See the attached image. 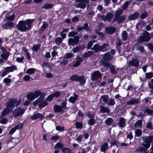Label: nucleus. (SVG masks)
I'll list each match as a JSON object with an SVG mask.
<instances>
[{
  "mask_svg": "<svg viewBox=\"0 0 153 153\" xmlns=\"http://www.w3.org/2000/svg\"><path fill=\"white\" fill-rule=\"evenodd\" d=\"M34 21L33 19H27L26 20L20 21L17 25L16 27L18 30L21 32H26L27 30L31 29Z\"/></svg>",
  "mask_w": 153,
  "mask_h": 153,
  "instance_id": "nucleus-1",
  "label": "nucleus"
},
{
  "mask_svg": "<svg viewBox=\"0 0 153 153\" xmlns=\"http://www.w3.org/2000/svg\"><path fill=\"white\" fill-rule=\"evenodd\" d=\"M16 100L15 99L10 100L7 103L6 108L3 110L1 115L3 117L11 112L15 107Z\"/></svg>",
  "mask_w": 153,
  "mask_h": 153,
  "instance_id": "nucleus-2",
  "label": "nucleus"
},
{
  "mask_svg": "<svg viewBox=\"0 0 153 153\" xmlns=\"http://www.w3.org/2000/svg\"><path fill=\"white\" fill-rule=\"evenodd\" d=\"M143 140L144 143H142V145L143 147H140L137 149L136 151L137 152H145L150 147V142H149V140H152V139L150 137H145L143 138Z\"/></svg>",
  "mask_w": 153,
  "mask_h": 153,
  "instance_id": "nucleus-3",
  "label": "nucleus"
},
{
  "mask_svg": "<svg viewBox=\"0 0 153 153\" xmlns=\"http://www.w3.org/2000/svg\"><path fill=\"white\" fill-rule=\"evenodd\" d=\"M113 58V57L109 52H108L103 54L102 58L100 60V62L104 67H108L110 65L109 62Z\"/></svg>",
  "mask_w": 153,
  "mask_h": 153,
  "instance_id": "nucleus-4",
  "label": "nucleus"
},
{
  "mask_svg": "<svg viewBox=\"0 0 153 153\" xmlns=\"http://www.w3.org/2000/svg\"><path fill=\"white\" fill-rule=\"evenodd\" d=\"M152 37V36L147 31H144L142 35L140 36L138 40V43L147 42L149 41Z\"/></svg>",
  "mask_w": 153,
  "mask_h": 153,
  "instance_id": "nucleus-5",
  "label": "nucleus"
},
{
  "mask_svg": "<svg viewBox=\"0 0 153 153\" xmlns=\"http://www.w3.org/2000/svg\"><path fill=\"white\" fill-rule=\"evenodd\" d=\"M84 75L79 76L77 74H74L70 77V79L72 81H79L80 84L82 85L85 84L86 81Z\"/></svg>",
  "mask_w": 153,
  "mask_h": 153,
  "instance_id": "nucleus-6",
  "label": "nucleus"
},
{
  "mask_svg": "<svg viewBox=\"0 0 153 153\" xmlns=\"http://www.w3.org/2000/svg\"><path fill=\"white\" fill-rule=\"evenodd\" d=\"M75 1L76 2H79L77 4L75 5L77 8H80L82 9H84L86 7L87 4H88L87 8H88L89 7L88 3L89 2V0H75Z\"/></svg>",
  "mask_w": 153,
  "mask_h": 153,
  "instance_id": "nucleus-7",
  "label": "nucleus"
},
{
  "mask_svg": "<svg viewBox=\"0 0 153 153\" xmlns=\"http://www.w3.org/2000/svg\"><path fill=\"white\" fill-rule=\"evenodd\" d=\"M17 68L16 67L15 65H13L10 66L6 67L5 68L4 70L1 75V77H3L10 72H12Z\"/></svg>",
  "mask_w": 153,
  "mask_h": 153,
  "instance_id": "nucleus-8",
  "label": "nucleus"
},
{
  "mask_svg": "<svg viewBox=\"0 0 153 153\" xmlns=\"http://www.w3.org/2000/svg\"><path fill=\"white\" fill-rule=\"evenodd\" d=\"M102 76L101 73L99 71H94L91 74V79L92 81H97Z\"/></svg>",
  "mask_w": 153,
  "mask_h": 153,
  "instance_id": "nucleus-9",
  "label": "nucleus"
},
{
  "mask_svg": "<svg viewBox=\"0 0 153 153\" xmlns=\"http://www.w3.org/2000/svg\"><path fill=\"white\" fill-rule=\"evenodd\" d=\"M79 36H75L74 38H69L68 39V43L70 45L74 46L77 45L79 42Z\"/></svg>",
  "mask_w": 153,
  "mask_h": 153,
  "instance_id": "nucleus-10",
  "label": "nucleus"
},
{
  "mask_svg": "<svg viewBox=\"0 0 153 153\" xmlns=\"http://www.w3.org/2000/svg\"><path fill=\"white\" fill-rule=\"evenodd\" d=\"M25 110L22 109L20 107L15 109L13 112V115L14 117H17L22 115L25 113Z\"/></svg>",
  "mask_w": 153,
  "mask_h": 153,
  "instance_id": "nucleus-11",
  "label": "nucleus"
},
{
  "mask_svg": "<svg viewBox=\"0 0 153 153\" xmlns=\"http://www.w3.org/2000/svg\"><path fill=\"white\" fill-rule=\"evenodd\" d=\"M105 33L110 35L114 34L116 31L117 28L113 27H105Z\"/></svg>",
  "mask_w": 153,
  "mask_h": 153,
  "instance_id": "nucleus-12",
  "label": "nucleus"
},
{
  "mask_svg": "<svg viewBox=\"0 0 153 153\" xmlns=\"http://www.w3.org/2000/svg\"><path fill=\"white\" fill-rule=\"evenodd\" d=\"M44 117V115L40 113L34 114L31 117V119L32 120H36L39 119L40 120H42Z\"/></svg>",
  "mask_w": 153,
  "mask_h": 153,
  "instance_id": "nucleus-13",
  "label": "nucleus"
},
{
  "mask_svg": "<svg viewBox=\"0 0 153 153\" xmlns=\"http://www.w3.org/2000/svg\"><path fill=\"white\" fill-rule=\"evenodd\" d=\"M44 96L45 95H43L42 97H41V99L40 100V102L38 105L39 108L41 109L45 107L48 105V103L45 100H43Z\"/></svg>",
  "mask_w": 153,
  "mask_h": 153,
  "instance_id": "nucleus-14",
  "label": "nucleus"
},
{
  "mask_svg": "<svg viewBox=\"0 0 153 153\" xmlns=\"http://www.w3.org/2000/svg\"><path fill=\"white\" fill-rule=\"evenodd\" d=\"M139 100L138 98H131L129 101L126 103V105H133L139 103Z\"/></svg>",
  "mask_w": 153,
  "mask_h": 153,
  "instance_id": "nucleus-15",
  "label": "nucleus"
},
{
  "mask_svg": "<svg viewBox=\"0 0 153 153\" xmlns=\"http://www.w3.org/2000/svg\"><path fill=\"white\" fill-rule=\"evenodd\" d=\"M139 61L137 59H133L129 62V65L132 66L137 67L139 65Z\"/></svg>",
  "mask_w": 153,
  "mask_h": 153,
  "instance_id": "nucleus-16",
  "label": "nucleus"
},
{
  "mask_svg": "<svg viewBox=\"0 0 153 153\" xmlns=\"http://www.w3.org/2000/svg\"><path fill=\"white\" fill-rule=\"evenodd\" d=\"M139 16V15L137 12H135L132 14L130 15L128 17L129 20H134L137 19Z\"/></svg>",
  "mask_w": 153,
  "mask_h": 153,
  "instance_id": "nucleus-17",
  "label": "nucleus"
},
{
  "mask_svg": "<svg viewBox=\"0 0 153 153\" xmlns=\"http://www.w3.org/2000/svg\"><path fill=\"white\" fill-rule=\"evenodd\" d=\"M10 54L9 52H3L0 55V57L4 60L6 61L8 59L9 56Z\"/></svg>",
  "mask_w": 153,
  "mask_h": 153,
  "instance_id": "nucleus-18",
  "label": "nucleus"
},
{
  "mask_svg": "<svg viewBox=\"0 0 153 153\" xmlns=\"http://www.w3.org/2000/svg\"><path fill=\"white\" fill-rule=\"evenodd\" d=\"M126 120L123 117H121L119 120L118 125L121 128H124L126 126Z\"/></svg>",
  "mask_w": 153,
  "mask_h": 153,
  "instance_id": "nucleus-19",
  "label": "nucleus"
},
{
  "mask_svg": "<svg viewBox=\"0 0 153 153\" xmlns=\"http://www.w3.org/2000/svg\"><path fill=\"white\" fill-rule=\"evenodd\" d=\"M89 29V27L88 26V24L86 22L84 25L83 27H77V30L78 32H80L82 30H83L88 31Z\"/></svg>",
  "mask_w": 153,
  "mask_h": 153,
  "instance_id": "nucleus-20",
  "label": "nucleus"
},
{
  "mask_svg": "<svg viewBox=\"0 0 153 153\" xmlns=\"http://www.w3.org/2000/svg\"><path fill=\"white\" fill-rule=\"evenodd\" d=\"M78 98V96L76 94H74V96L71 97L68 99V101L70 102L73 104L75 103Z\"/></svg>",
  "mask_w": 153,
  "mask_h": 153,
  "instance_id": "nucleus-21",
  "label": "nucleus"
},
{
  "mask_svg": "<svg viewBox=\"0 0 153 153\" xmlns=\"http://www.w3.org/2000/svg\"><path fill=\"white\" fill-rule=\"evenodd\" d=\"M100 111L102 113H109L110 112V110L108 108L103 106H100Z\"/></svg>",
  "mask_w": 153,
  "mask_h": 153,
  "instance_id": "nucleus-22",
  "label": "nucleus"
},
{
  "mask_svg": "<svg viewBox=\"0 0 153 153\" xmlns=\"http://www.w3.org/2000/svg\"><path fill=\"white\" fill-rule=\"evenodd\" d=\"M53 110L54 112L56 113H59L63 111L62 107L61 106L56 105H54Z\"/></svg>",
  "mask_w": 153,
  "mask_h": 153,
  "instance_id": "nucleus-23",
  "label": "nucleus"
},
{
  "mask_svg": "<svg viewBox=\"0 0 153 153\" xmlns=\"http://www.w3.org/2000/svg\"><path fill=\"white\" fill-rule=\"evenodd\" d=\"M91 49L94 51V53H97L99 51H100V46L98 44H94Z\"/></svg>",
  "mask_w": 153,
  "mask_h": 153,
  "instance_id": "nucleus-24",
  "label": "nucleus"
},
{
  "mask_svg": "<svg viewBox=\"0 0 153 153\" xmlns=\"http://www.w3.org/2000/svg\"><path fill=\"white\" fill-rule=\"evenodd\" d=\"M94 54V52L92 51H88L87 52H85L82 55L83 58H86L87 57H90Z\"/></svg>",
  "mask_w": 153,
  "mask_h": 153,
  "instance_id": "nucleus-25",
  "label": "nucleus"
},
{
  "mask_svg": "<svg viewBox=\"0 0 153 153\" xmlns=\"http://www.w3.org/2000/svg\"><path fill=\"white\" fill-rule=\"evenodd\" d=\"M111 140L109 142V144H110L109 147L117 145L119 142L118 140H117L113 137L111 138Z\"/></svg>",
  "mask_w": 153,
  "mask_h": 153,
  "instance_id": "nucleus-26",
  "label": "nucleus"
},
{
  "mask_svg": "<svg viewBox=\"0 0 153 153\" xmlns=\"http://www.w3.org/2000/svg\"><path fill=\"white\" fill-rule=\"evenodd\" d=\"M108 148V144L107 143H105L102 144L100 150L101 152L106 153V150Z\"/></svg>",
  "mask_w": 153,
  "mask_h": 153,
  "instance_id": "nucleus-27",
  "label": "nucleus"
},
{
  "mask_svg": "<svg viewBox=\"0 0 153 153\" xmlns=\"http://www.w3.org/2000/svg\"><path fill=\"white\" fill-rule=\"evenodd\" d=\"M109 66L108 67H105L106 68H110V70L111 71V74H115L117 73V71L115 70V68L114 65H111V64H109Z\"/></svg>",
  "mask_w": 153,
  "mask_h": 153,
  "instance_id": "nucleus-28",
  "label": "nucleus"
},
{
  "mask_svg": "<svg viewBox=\"0 0 153 153\" xmlns=\"http://www.w3.org/2000/svg\"><path fill=\"white\" fill-rule=\"evenodd\" d=\"M33 93V95L35 99L36 98L38 97L40 95H41L40 97H42L43 95H45L43 93L41 92L39 90H35Z\"/></svg>",
  "mask_w": 153,
  "mask_h": 153,
  "instance_id": "nucleus-29",
  "label": "nucleus"
},
{
  "mask_svg": "<svg viewBox=\"0 0 153 153\" xmlns=\"http://www.w3.org/2000/svg\"><path fill=\"white\" fill-rule=\"evenodd\" d=\"M108 44L106 43H104L101 46H100V52H105L107 50L106 48L108 47Z\"/></svg>",
  "mask_w": 153,
  "mask_h": 153,
  "instance_id": "nucleus-30",
  "label": "nucleus"
},
{
  "mask_svg": "<svg viewBox=\"0 0 153 153\" xmlns=\"http://www.w3.org/2000/svg\"><path fill=\"white\" fill-rule=\"evenodd\" d=\"M117 18V23L120 24L126 20V17L125 15H123Z\"/></svg>",
  "mask_w": 153,
  "mask_h": 153,
  "instance_id": "nucleus-31",
  "label": "nucleus"
},
{
  "mask_svg": "<svg viewBox=\"0 0 153 153\" xmlns=\"http://www.w3.org/2000/svg\"><path fill=\"white\" fill-rule=\"evenodd\" d=\"M54 6V4H46L42 7V8L45 9H51L53 8Z\"/></svg>",
  "mask_w": 153,
  "mask_h": 153,
  "instance_id": "nucleus-32",
  "label": "nucleus"
},
{
  "mask_svg": "<svg viewBox=\"0 0 153 153\" xmlns=\"http://www.w3.org/2000/svg\"><path fill=\"white\" fill-rule=\"evenodd\" d=\"M83 49V48L81 46H77L75 48H74L73 49L72 51L74 53H75L77 52L80 51L81 50Z\"/></svg>",
  "mask_w": 153,
  "mask_h": 153,
  "instance_id": "nucleus-33",
  "label": "nucleus"
},
{
  "mask_svg": "<svg viewBox=\"0 0 153 153\" xmlns=\"http://www.w3.org/2000/svg\"><path fill=\"white\" fill-rule=\"evenodd\" d=\"M26 96L27 98L30 101H32L35 99L33 95V92L30 93Z\"/></svg>",
  "mask_w": 153,
  "mask_h": 153,
  "instance_id": "nucleus-34",
  "label": "nucleus"
},
{
  "mask_svg": "<svg viewBox=\"0 0 153 153\" xmlns=\"http://www.w3.org/2000/svg\"><path fill=\"white\" fill-rule=\"evenodd\" d=\"M128 38V33L125 30L122 32V39L124 41H126Z\"/></svg>",
  "mask_w": 153,
  "mask_h": 153,
  "instance_id": "nucleus-35",
  "label": "nucleus"
},
{
  "mask_svg": "<svg viewBox=\"0 0 153 153\" xmlns=\"http://www.w3.org/2000/svg\"><path fill=\"white\" fill-rule=\"evenodd\" d=\"M82 59L81 57H79L78 58L77 60L73 64L74 67H76L79 66L80 65V63L82 62Z\"/></svg>",
  "mask_w": 153,
  "mask_h": 153,
  "instance_id": "nucleus-36",
  "label": "nucleus"
},
{
  "mask_svg": "<svg viewBox=\"0 0 153 153\" xmlns=\"http://www.w3.org/2000/svg\"><path fill=\"white\" fill-rule=\"evenodd\" d=\"M63 148V145L60 142L57 143L54 146V149H62Z\"/></svg>",
  "mask_w": 153,
  "mask_h": 153,
  "instance_id": "nucleus-37",
  "label": "nucleus"
},
{
  "mask_svg": "<svg viewBox=\"0 0 153 153\" xmlns=\"http://www.w3.org/2000/svg\"><path fill=\"white\" fill-rule=\"evenodd\" d=\"M123 11L121 9H120L118 10H117L116 11L115 14V17H120V16H121V15L123 14Z\"/></svg>",
  "mask_w": 153,
  "mask_h": 153,
  "instance_id": "nucleus-38",
  "label": "nucleus"
},
{
  "mask_svg": "<svg viewBox=\"0 0 153 153\" xmlns=\"http://www.w3.org/2000/svg\"><path fill=\"white\" fill-rule=\"evenodd\" d=\"M109 96L108 95H104L101 96L100 98H102L103 102L106 103L108 101Z\"/></svg>",
  "mask_w": 153,
  "mask_h": 153,
  "instance_id": "nucleus-39",
  "label": "nucleus"
},
{
  "mask_svg": "<svg viewBox=\"0 0 153 153\" xmlns=\"http://www.w3.org/2000/svg\"><path fill=\"white\" fill-rule=\"evenodd\" d=\"M83 125L80 122H76L75 123V128L77 129H82V128Z\"/></svg>",
  "mask_w": 153,
  "mask_h": 153,
  "instance_id": "nucleus-40",
  "label": "nucleus"
},
{
  "mask_svg": "<svg viewBox=\"0 0 153 153\" xmlns=\"http://www.w3.org/2000/svg\"><path fill=\"white\" fill-rule=\"evenodd\" d=\"M113 122V120L112 118H108L105 121V123L106 125H110Z\"/></svg>",
  "mask_w": 153,
  "mask_h": 153,
  "instance_id": "nucleus-41",
  "label": "nucleus"
},
{
  "mask_svg": "<svg viewBox=\"0 0 153 153\" xmlns=\"http://www.w3.org/2000/svg\"><path fill=\"white\" fill-rule=\"evenodd\" d=\"M62 39L60 37H57L55 40V43L57 45L61 44L62 43Z\"/></svg>",
  "mask_w": 153,
  "mask_h": 153,
  "instance_id": "nucleus-42",
  "label": "nucleus"
},
{
  "mask_svg": "<svg viewBox=\"0 0 153 153\" xmlns=\"http://www.w3.org/2000/svg\"><path fill=\"white\" fill-rule=\"evenodd\" d=\"M142 125V120H138L134 124V126L135 127H140Z\"/></svg>",
  "mask_w": 153,
  "mask_h": 153,
  "instance_id": "nucleus-43",
  "label": "nucleus"
},
{
  "mask_svg": "<svg viewBox=\"0 0 153 153\" xmlns=\"http://www.w3.org/2000/svg\"><path fill=\"white\" fill-rule=\"evenodd\" d=\"M36 69L33 68H30L27 69L26 71L27 74H32L35 73Z\"/></svg>",
  "mask_w": 153,
  "mask_h": 153,
  "instance_id": "nucleus-44",
  "label": "nucleus"
},
{
  "mask_svg": "<svg viewBox=\"0 0 153 153\" xmlns=\"http://www.w3.org/2000/svg\"><path fill=\"white\" fill-rule=\"evenodd\" d=\"M145 75V77L147 79H150L153 77V72H152L146 73Z\"/></svg>",
  "mask_w": 153,
  "mask_h": 153,
  "instance_id": "nucleus-45",
  "label": "nucleus"
},
{
  "mask_svg": "<svg viewBox=\"0 0 153 153\" xmlns=\"http://www.w3.org/2000/svg\"><path fill=\"white\" fill-rule=\"evenodd\" d=\"M41 45L39 44L34 45L32 48V50L35 52L37 51L40 48Z\"/></svg>",
  "mask_w": 153,
  "mask_h": 153,
  "instance_id": "nucleus-46",
  "label": "nucleus"
},
{
  "mask_svg": "<svg viewBox=\"0 0 153 153\" xmlns=\"http://www.w3.org/2000/svg\"><path fill=\"white\" fill-rule=\"evenodd\" d=\"M113 16L114 15L112 13H108L106 15L107 19L108 21L110 22L113 17Z\"/></svg>",
  "mask_w": 153,
  "mask_h": 153,
  "instance_id": "nucleus-47",
  "label": "nucleus"
},
{
  "mask_svg": "<svg viewBox=\"0 0 153 153\" xmlns=\"http://www.w3.org/2000/svg\"><path fill=\"white\" fill-rule=\"evenodd\" d=\"M62 151L63 153H71V150L68 148L63 147L62 149Z\"/></svg>",
  "mask_w": 153,
  "mask_h": 153,
  "instance_id": "nucleus-48",
  "label": "nucleus"
},
{
  "mask_svg": "<svg viewBox=\"0 0 153 153\" xmlns=\"http://www.w3.org/2000/svg\"><path fill=\"white\" fill-rule=\"evenodd\" d=\"M96 120L94 118L88 120V124L90 126L93 125L96 123Z\"/></svg>",
  "mask_w": 153,
  "mask_h": 153,
  "instance_id": "nucleus-49",
  "label": "nucleus"
},
{
  "mask_svg": "<svg viewBox=\"0 0 153 153\" xmlns=\"http://www.w3.org/2000/svg\"><path fill=\"white\" fill-rule=\"evenodd\" d=\"M54 97L53 94H51L47 97L46 98V100L48 102L51 101L53 100Z\"/></svg>",
  "mask_w": 153,
  "mask_h": 153,
  "instance_id": "nucleus-50",
  "label": "nucleus"
},
{
  "mask_svg": "<svg viewBox=\"0 0 153 153\" xmlns=\"http://www.w3.org/2000/svg\"><path fill=\"white\" fill-rule=\"evenodd\" d=\"M148 15V14L147 12L145 11L140 14V17L142 19H144L147 17Z\"/></svg>",
  "mask_w": 153,
  "mask_h": 153,
  "instance_id": "nucleus-51",
  "label": "nucleus"
},
{
  "mask_svg": "<svg viewBox=\"0 0 153 153\" xmlns=\"http://www.w3.org/2000/svg\"><path fill=\"white\" fill-rule=\"evenodd\" d=\"M135 133L137 137H140L142 134V131L141 129H138L136 130Z\"/></svg>",
  "mask_w": 153,
  "mask_h": 153,
  "instance_id": "nucleus-52",
  "label": "nucleus"
},
{
  "mask_svg": "<svg viewBox=\"0 0 153 153\" xmlns=\"http://www.w3.org/2000/svg\"><path fill=\"white\" fill-rule=\"evenodd\" d=\"M23 126V123H20L15 126L14 128H15L16 130L17 129H20L22 128Z\"/></svg>",
  "mask_w": 153,
  "mask_h": 153,
  "instance_id": "nucleus-53",
  "label": "nucleus"
},
{
  "mask_svg": "<svg viewBox=\"0 0 153 153\" xmlns=\"http://www.w3.org/2000/svg\"><path fill=\"white\" fill-rule=\"evenodd\" d=\"M95 40L90 41L87 44V49H90L93 45V43L95 42Z\"/></svg>",
  "mask_w": 153,
  "mask_h": 153,
  "instance_id": "nucleus-54",
  "label": "nucleus"
},
{
  "mask_svg": "<svg viewBox=\"0 0 153 153\" xmlns=\"http://www.w3.org/2000/svg\"><path fill=\"white\" fill-rule=\"evenodd\" d=\"M4 26L5 27H13L14 26V24L12 22H9L5 24Z\"/></svg>",
  "mask_w": 153,
  "mask_h": 153,
  "instance_id": "nucleus-55",
  "label": "nucleus"
},
{
  "mask_svg": "<svg viewBox=\"0 0 153 153\" xmlns=\"http://www.w3.org/2000/svg\"><path fill=\"white\" fill-rule=\"evenodd\" d=\"M73 54L71 53H68L64 56V59H68L71 58L73 56Z\"/></svg>",
  "mask_w": 153,
  "mask_h": 153,
  "instance_id": "nucleus-56",
  "label": "nucleus"
},
{
  "mask_svg": "<svg viewBox=\"0 0 153 153\" xmlns=\"http://www.w3.org/2000/svg\"><path fill=\"white\" fill-rule=\"evenodd\" d=\"M78 34V33L77 32L74 31H71L70 32L68 33V36L69 37H74L76 35H77Z\"/></svg>",
  "mask_w": 153,
  "mask_h": 153,
  "instance_id": "nucleus-57",
  "label": "nucleus"
},
{
  "mask_svg": "<svg viewBox=\"0 0 153 153\" xmlns=\"http://www.w3.org/2000/svg\"><path fill=\"white\" fill-rule=\"evenodd\" d=\"M52 94H53L54 97H55L56 98H58L61 95V92L58 91L55 92Z\"/></svg>",
  "mask_w": 153,
  "mask_h": 153,
  "instance_id": "nucleus-58",
  "label": "nucleus"
},
{
  "mask_svg": "<svg viewBox=\"0 0 153 153\" xmlns=\"http://www.w3.org/2000/svg\"><path fill=\"white\" fill-rule=\"evenodd\" d=\"M129 1H126L125 2L122 7V8L123 10H125L127 9L128 7L129 4Z\"/></svg>",
  "mask_w": 153,
  "mask_h": 153,
  "instance_id": "nucleus-59",
  "label": "nucleus"
},
{
  "mask_svg": "<svg viewBox=\"0 0 153 153\" xmlns=\"http://www.w3.org/2000/svg\"><path fill=\"white\" fill-rule=\"evenodd\" d=\"M108 102V104L109 105L113 106L114 105L115 103V101L113 99H111L109 102Z\"/></svg>",
  "mask_w": 153,
  "mask_h": 153,
  "instance_id": "nucleus-60",
  "label": "nucleus"
},
{
  "mask_svg": "<svg viewBox=\"0 0 153 153\" xmlns=\"http://www.w3.org/2000/svg\"><path fill=\"white\" fill-rule=\"evenodd\" d=\"M48 25L47 23H43L41 27V30L42 31H44Z\"/></svg>",
  "mask_w": 153,
  "mask_h": 153,
  "instance_id": "nucleus-61",
  "label": "nucleus"
},
{
  "mask_svg": "<svg viewBox=\"0 0 153 153\" xmlns=\"http://www.w3.org/2000/svg\"><path fill=\"white\" fill-rule=\"evenodd\" d=\"M144 112L151 115L153 114V110H151L149 108H147L145 110Z\"/></svg>",
  "mask_w": 153,
  "mask_h": 153,
  "instance_id": "nucleus-62",
  "label": "nucleus"
},
{
  "mask_svg": "<svg viewBox=\"0 0 153 153\" xmlns=\"http://www.w3.org/2000/svg\"><path fill=\"white\" fill-rule=\"evenodd\" d=\"M147 46L151 52H153V44L149 43L147 44Z\"/></svg>",
  "mask_w": 153,
  "mask_h": 153,
  "instance_id": "nucleus-63",
  "label": "nucleus"
},
{
  "mask_svg": "<svg viewBox=\"0 0 153 153\" xmlns=\"http://www.w3.org/2000/svg\"><path fill=\"white\" fill-rule=\"evenodd\" d=\"M148 86L150 88L153 89V79L151 80L148 84Z\"/></svg>",
  "mask_w": 153,
  "mask_h": 153,
  "instance_id": "nucleus-64",
  "label": "nucleus"
}]
</instances>
